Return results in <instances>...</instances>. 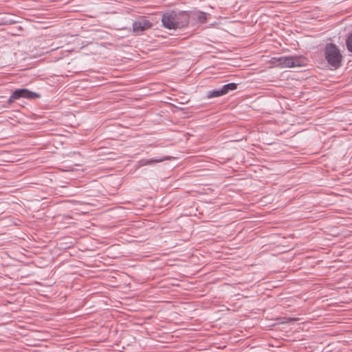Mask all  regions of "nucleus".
<instances>
[{"label":"nucleus","instance_id":"1","mask_svg":"<svg viewBox=\"0 0 352 352\" xmlns=\"http://www.w3.org/2000/svg\"><path fill=\"white\" fill-rule=\"evenodd\" d=\"M161 21L163 27L168 30L181 29L188 26L190 14L186 11L171 10L164 13Z\"/></svg>","mask_w":352,"mask_h":352},{"label":"nucleus","instance_id":"2","mask_svg":"<svg viewBox=\"0 0 352 352\" xmlns=\"http://www.w3.org/2000/svg\"><path fill=\"white\" fill-rule=\"evenodd\" d=\"M277 66L284 67H296L305 65L306 58L303 56H280L272 58Z\"/></svg>","mask_w":352,"mask_h":352},{"label":"nucleus","instance_id":"3","mask_svg":"<svg viewBox=\"0 0 352 352\" xmlns=\"http://www.w3.org/2000/svg\"><path fill=\"white\" fill-rule=\"evenodd\" d=\"M324 56L330 65L335 68L340 67L342 60V55L335 44L328 43L326 45L324 48Z\"/></svg>","mask_w":352,"mask_h":352},{"label":"nucleus","instance_id":"4","mask_svg":"<svg viewBox=\"0 0 352 352\" xmlns=\"http://www.w3.org/2000/svg\"><path fill=\"white\" fill-rule=\"evenodd\" d=\"M39 98H41V95L36 92L32 91L28 89H15L12 92L11 96L9 97L8 102L10 104L14 100H19L20 98L32 100Z\"/></svg>","mask_w":352,"mask_h":352},{"label":"nucleus","instance_id":"5","mask_svg":"<svg viewBox=\"0 0 352 352\" xmlns=\"http://www.w3.org/2000/svg\"><path fill=\"white\" fill-rule=\"evenodd\" d=\"M153 23L145 17H141L133 23V30L136 34H140L142 32L151 28Z\"/></svg>","mask_w":352,"mask_h":352},{"label":"nucleus","instance_id":"6","mask_svg":"<svg viewBox=\"0 0 352 352\" xmlns=\"http://www.w3.org/2000/svg\"><path fill=\"white\" fill-rule=\"evenodd\" d=\"M170 157L168 156H164L160 158H155V159H142L139 161V164L140 166H148V165H153L155 163H159L164 162L167 160H170Z\"/></svg>","mask_w":352,"mask_h":352},{"label":"nucleus","instance_id":"7","mask_svg":"<svg viewBox=\"0 0 352 352\" xmlns=\"http://www.w3.org/2000/svg\"><path fill=\"white\" fill-rule=\"evenodd\" d=\"M238 84L234 82H230L226 85H224L221 89L224 94V95L228 94L231 91H234L237 89Z\"/></svg>","mask_w":352,"mask_h":352},{"label":"nucleus","instance_id":"8","mask_svg":"<svg viewBox=\"0 0 352 352\" xmlns=\"http://www.w3.org/2000/svg\"><path fill=\"white\" fill-rule=\"evenodd\" d=\"M223 95H224V94L221 88L219 89H213V90L208 91L207 92L206 97L208 98H217V97H219V96H221Z\"/></svg>","mask_w":352,"mask_h":352},{"label":"nucleus","instance_id":"9","mask_svg":"<svg viewBox=\"0 0 352 352\" xmlns=\"http://www.w3.org/2000/svg\"><path fill=\"white\" fill-rule=\"evenodd\" d=\"M195 19H196L199 23H204L207 21L206 14L203 12H195Z\"/></svg>","mask_w":352,"mask_h":352},{"label":"nucleus","instance_id":"10","mask_svg":"<svg viewBox=\"0 0 352 352\" xmlns=\"http://www.w3.org/2000/svg\"><path fill=\"white\" fill-rule=\"evenodd\" d=\"M347 50L352 52V33H349L346 40Z\"/></svg>","mask_w":352,"mask_h":352},{"label":"nucleus","instance_id":"11","mask_svg":"<svg viewBox=\"0 0 352 352\" xmlns=\"http://www.w3.org/2000/svg\"><path fill=\"white\" fill-rule=\"evenodd\" d=\"M296 318H290V321H296Z\"/></svg>","mask_w":352,"mask_h":352},{"label":"nucleus","instance_id":"12","mask_svg":"<svg viewBox=\"0 0 352 352\" xmlns=\"http://www.w3.org/2000/svg\"><path fill=\"white\" fill-rule=\"evenodd\" d=\"M13 23H14V21H10L8 23L12 24Z\"/></svg>","mask_w":352,"mask_h":352}]
</instances>
